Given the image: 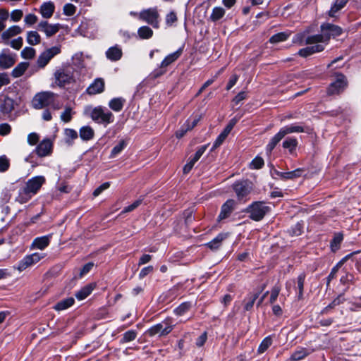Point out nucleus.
<instances>
[{
  "instance_id": "obj_35",
  "label": "nucleus",
  "mask_w": 361,
  "mask_h": 361,
  "mask_svg": "<svg viewBox=\"0 0 361 361\" xmlns=\"http://www.w3.org/2000/svg\"><path fill=\"white\" fill-rule=\"evenodd\" d=\"M125 100L122 98H114L109 102V106L115 111H120L123 106Z\"/></svg>"
},
{
  "instance_id": "obj_36",
  "label": "nucleus",
  "mask_w": 361,
  "mask_h": 361,
  "mask_svg": "<svg viewBox=\"0 0 361 361\" xmlns=\"http://www.w3.org/2000/svg\"><path fill=\"white\" fill-rule=\"evenodd\" d=\"M298 145V140L293 137H288L283 142V147L288 149L289 152L292 154Z\"/></svg>"
},
{
  "instance_id": "obj_12",
  "label": "nucleus",
  "mask_w": 361,
  "mask_h": 361,
  "mask_svg": "<svg viewBox=\"0 0 361 361\" xmlns=\"http://www.w3.org/2000/svg\"><path fill=\"white\" fill-rule=\"evenodd\" d=\"M62 27L60 24H49L47 21H41L37 28L39 30L43 32L47 37H51L55 35Z\"/></svg>"
},
{
  "instance_id": "obj_19",
  "label": "nucleus",
  "mask_w": 361,
  "mask_h": 361,
  "mask_svg": "<svg viewBox=\"0 0 361 361\" xmlns=\"http://www.w3.org/2000/svg\"><path fill=\"white\" fill-rule=\"evenodd\" d=\"M183 49L180 48L173 53L167 55L161 63V68H166L176 61L181 55Z\"/></svg>"
},
{
  "instance_id": "obj_49",
  "label": "nucleus",
  "mask_w": 361,
  "mask_h": 361,
  "mask_svg": "<svg viewBox=\"0 0 361 361\" xmlns=\"http://www.w3.org/2000/svg\"><path fill=\"white\" fill-rule=\"evenodd\" d=\"M10 166L9 159L5 155L0 157V172L7 171Z\"/></svg>"
},
{
  "instance_id": "obj_55",
  "label": "nucleus",
  "mask_w": 361,
  "mask_h": 361,
  "mask_svg": "<svg viewBox=\"0 0 361 361\" xmlns=\"http://www.w3.org/2000/svg\"><path fill=\"white\" fill-rule=\"evenodd\" d=\"M23 13L20 9H16L11 13V19L13 22H18L23 17Z\"/></svg>"
},
{
  "instance_id": "obj_50",
  "label": "nucleus",
  "mask_w": 361,
  "mask_h": 361,
  "mask_svg": "<svg viewBox=\"0 0 361 361\" xmlns=\"http://www.w3.org/2000/svg\"><path fill=\"white\" fill-rule=\"evenodd\" d=\"M264 160L260 157H256L250 163V168L252 169H259L264 166Z\"/></svg>"
},
{
  "instance_id": "obj_39",
  "label": "nucleus",
  "mask_w": 361,
  "mask_h": 361,
  "mask_svg": "<svg viewBox=\"0 0 361 361\" xmlns=\"http://www.w3.org/2000/svg\"><path fill=\"white\" fill-rule=\"evenodd\" d=\"M137 34L141 39H149L152 36L153 31L147 26H142L138 29Z\"/></svg>"
},
{
  "instance_id": "obj_38",
  "label": "nucleus",
  "mask_w": 361,
  "mask_h": 361,
  "mask_svg": "<svg viewBox=\"0 0 361 361\" xmlns=\"http://www.w3.org/2000/svg\"><path fill=\"white\" fill-rule=\"evenodd\" d=\"M51 59L44 51L37 60V66L39 68H44Z\"/></svg>"
},
{
  "instance_id": "obj_11",
  "label": "nucleus",
  "mask_w": 361,
  "mask_h": 361,
  "mask_svg": "<svg viewBox=\"0 0 361 361\" xmlns=\"http://www.w3.org/2000/svg\"><path fill=\"white\" fill-rule=\"evenodd\" d=\"M140 18L147 23L151 24L153 27H158L159 14L156 8H149L142 11L140 13Z\"/></svg>"
},
{
  "instance_id": "obj_42",
  "label": "nucleus",
  "mask_w": 361,
  "mask_h": 361,
  "mask_svg": "<svg viewBox=\"0 0 361 361\" xmlns=\"http://www.w3.org/2000/svg\"><path fill=\"white\" fill-rule=\"evenodd\" d=\"M272 343V339L271 336H267L261 342L258 348V353H263L265 352Z\"/></svg>"
},
{
  "instance_id": "obj_56",
  "label": "nucleus",
  "mask_w": 361,
  "mask_h": 361,
  "mask_svg": "<svg viewBox=\"0 0 361 361\" xmlns=\"http://www.w3.org/2000/svg\"><path fill=\"white\" fill-rule=\"evenodd\" d=\"M142 202V200H137L136 201H135L133 203H132L131 204L126 207L123 210V213H128V212H130L132 211H133L135 209H136L139 205H140Z\"/></svg>"
},
{
  "instance_id": "obj_15",
  "label": "nucleus",
  "mask_w": 361,
  "mask_h": 361,
  "mask_svg": "<svg viewBox=\"0 0 361 361\" xmlns=\"http://www.w3.org/2000/svg\"><path fill=\"white\" fill-rule=\"evenodd\" d=\"M123 51L118 45L113 46L109 48L106 51V58L111 61H116L121 59Z\"/></svg>"
},
{
  "instance_id": "obj_45",
  "label": "nucleus",
  "mask_w": 361,
  "mask_h": 361,
  "mask_svg": "<svg viewBox=\"0 0 361 361\" xmlns=\"http://www.w3.org/2000/svg\"><path fill=\"white\" fill-rule=\"evenodd\" d=\"M343 240V235L341 233H337L335 235L334 239L331 243V250L333 251H336L338 249L339 245Z\"/></svg>"
},
{
  "instance_id": "obj_28",
  "label": "nucleus",
  "mask_w": 361,
  "mask_h": 361,
  "mask_svg": "<svg viewBox=\"0 0 361 361\" xmlns=\"http://www.w3.org/2000/svg\"><path fill=\"white\" fill-rule=\"evenodd\" d=\"M73 298H68L59 301L54 306V309L57 311L65 310L67 308L71 307L74 303Z\"/></svg>"
},
{
  "instance_id": "obj_29",
  "label": "nucleus",
  "mask_w": 361,
  "mask_h": 361,
  "mask_svg": "<svg viewBox=\"0 0 361 361\" xmlns=\"http://www.w3.org/2000/svg\"><path fill=\"white\" fill-rule=\"evenodd\" d=\"M80 137L82 140H90L94 135V130L90 126H83L79 131Z\"/></svg>"
},
{
  "instance_id": "obj_48",
  "label": "nucleus",
  "mask_w": 361,
  "mask_h": 361,
  "mask_svg": "<svg viewBox=\"0 0 361 361\" xmlns=\"http://www.w3.org/2000/svg\"><path fill=\"white\" fill-rule=\"evenodd\" d=\"M259 293H255L252 295H250L248 298V301L245 305V310L248 311L250 310L252 307L255 302V300L259 297Z\"/></svg>"
},
{
  "instance_id": "obj_17",
  "label": "nucleus",
  "mask_w": 361,
  "mask_h": 361,
  "mask_svg": "<svg viewBox=\"0 0 361 361\" xmlns=\"http://www.w3.org/2000/svg\"><path fill=\"white\" fill-rule=\"evenodd\" d=\"M23 31L22 28L18 25H12L4 30L1 34V39L4 42H8L10 38L18 35Z\"/></svg>"
},
{
  "instance_id": "obj_2",
  "label": "nucleus",
  "mask_w": 361,
  "mask_h": 361,
  "mask_svg": "<svg viewBox=\"0 0 361 361\" xmlns=\"http://www.w3.org/2000/svg\"><path fill=\"white\" fill-rule=\"evenodd\" d=\"M320 35L310 36L306 39L307 44L322 43L326 44L331 37L339 36L342 33V29L335 25L326 23L321 26Z\"/></svg>"
},
{
  "instance_id": "obj_18",
  "label": "nucleus",
  "mask_w": 361,
  "mask_h": 361,
  "mask_svg": "<svg viewBox=\"0 0 361 361\" xmlns=\"http://www.w3.org/2000/svg\"><path fill=\"white\" fill-rule=\"evenodd\" d=\"M104 89V82L102 79H96L87 89L89 94H96L101 93Z\"/></svg>"
},
{
  "instance_id": "obj_3",
  "label": "nucleus",
  "mask_w": 361,
  "mask_h": 361,
  "mask_svg": "<svg viewBox=\"0 0 361 361\" xmlns=\"http://www.w3.org/2000/svg\"><path fill=\"white\" fill-rule=\"evenodd\" d=\"M85 111L94 121L98 123H102L106 126L114 121L112 113L104 109L101 106L96 107L87 106L85 108Z\"/></svg>"
},
{
  "instance_id": "obj_24",
  "label": "nucleus",
  "mask_w": 361,
  "mask_h": 361,
  "mask_svg": "<svg viewBox=\"0 0 361 361\" xmlns=\"http://www.w3.org/2000/svg\"><path fill=\"white\" fill-rule=\"evenodd\" d=\"M26 41L30 45H37L41 42V37L37 31H28L26 34Z\"/></svg>"
},
{
  "instance_id": "obj_13",
  "label": "nucleus",
  "mask_w": 361,
  "mask_h": 361,
  "mask_svg": "<svg viewBox=\"0 0 361 361\" xmlns=\"http://www.w3.org/2000/svg\"><path fill=\"white\" fill-rule=\"evenodd\" d=\"M309 46L298 51V55L307 57L313 54L321 52L324 49V44L322 43L308 44Z\"/></svg>"
},
{
  "instance_id": "obj_62",
  "label": "nucleus",
  "mask_w": 361,
  "mask_h": 361,
  "mask_svg": "<svg viewBox=\"0 0 361 361\" xmlns=\"http://www.w3.org/2000/svg\"><path fill=\"white\" fill-rule=\"evenodd\" d=\"M207 148V145H202L198 149L197 151L196 152L194 157L192 158V159L197 162L200 158L202 157V155L204 153V152L206 151Z\"/></svg>"
},
{
  "instance_id": "obj_14",
  "label": "nucleus",
  "mask_w": 361,
  "mask_h": 361,
  "mask_svg": "<svg viewBox=\"0 0 361 361\" xmlns=\"http://www.w3.org/2000/svg\"><path fill=\"white\" fill-rule=\"evenodd\" d=\"M52 150V143L49 139L43 140L37 147L36 153L39 157L48 156Z\"/></svg>"
},
{
  "instance_id": "obj_37",
  "label": "nucleus",
  "mask_w": 361,
  "mask_h": 361,
  "mask_svg": "<svg viewBox=\"0 0 361 361\" xmlns=\"http://www.w3.org/2000/svg\"><path fill=\"white\" fill-rule=\"evenodd\" d=\"M74 111L71 106H66L60 115V119L64 123H68L71 121Z\"/></svg>"
},
{
  "instance_id": "obj_60",
  "label": "nucleus",
  "mask_w": 361,
  "mask_h": 361,
  "mask_svg": "<svg viewBox=\"0 0 361 361\" xmlns=\"http://www.w3.org/2000/svg\"><path fill=\"white\" fill-rule=\"evenodd\" d=\"M39 135L35 133H31L27 135V142L30 145H35L39 140Z\"/></svg>"
},
{
  "instance_id": "obj_34",
  "label": "nucleus",
  "mask_w": 361,
  "mask_h": 361,
  "mask_svg": "<svg viewBox=\"0 0 361 361\" xmlns=\"http://www.w3.org/2000/svg\"><path fill=\"white\" fill-rule=\"evenodd\" d=\"M309 351L306 348H300L295 350L290 357L291 361H298L309 355Z\"/></svg>"
},
{
  "instance_id": "obj_53",
  "label": "nucleus",
  "mask_w": 361,
  "mask_h": 361,
  "mask_svg": "<svg viewBox=\"0 0 361 361\" xmlns=\"http://www.w3.org/2000/svg\"><path fill=\"white\" fill-rule=\"evenodd\" d=\"M44 51L48 56H49L51 59H52L61 52V47L54 46L51 48L47 49L46 50H44Z\"/></svg>"
},
{
  "instance_id": "obj_61",
  "label": "nucleus",
  "mask_w": 361,
  "mask_h": 361,
  "mask_svg": "<svg viewBox=\"0 0 361 361\" xmlns=\"http://www.w3.org/2000/svg\"><path fill=\"white\" fill-rule=\"evenodd\" d=\"M207 148V145H202L198 149L197 151L196 152L194 157L192 158V159L197 162L200 158L202 157V155L204 153V152L206 151Z\"/></svg>"
},
{
  "instance_id": "obj_41",
  "label": "nucleus",
  "mask_w": 361,
  "mask_h": 361,
  "mask_svg": "<svg viewBox=\"0 0 361 361\" xmlns=\"http://www.w3.org/2000/svg\"><path fill=\"white\" fill-rule=\"evenodd\" d=\"M164 324L160 323V324H156L153 326H152L149 331H148V333L150 336H155L157 334H159L160 336H164L165 334H164Z\"/></svg>"
},
{
  "instance_id": "obj_58",
  "label": "nucleus",
  "mask_w": 361,
  "mask_h": 361,
  "mask_svg": "<svg viewBox=\"0 0 361 361\" xmlns=\"http://www.w3.org/2000/svg\"><path fill=\"white\" fill-rule=\"evenodd\" d=\"M11 127L8 123L0 124V135L5 136L11 133Z\"/></svg>"
},
{
  "instance_id": "obj_1",
  "label": "nucleus",
  "mask_w": 361,
  "mask_h": 361,
  "mask_svg": "<svg viewBox=\"0 0 361 361\" xmlns=\"http://www.w3.org/2000/svg\"><path fill=\"white\" fill-rule=\"evenodd\" d=\"M45 180L43 176H37L29 179L25 183V186L19 190L17 197L18 201L21 204L27 202L33 195L37 193Z\"/></svg>"
},
{
  "instance_id": "obj_9",
  "label": "nucleus",
  "mask_w": 361,
  "mask_h": 361,
  "mask_svg": "<svg viewBox=\"0 0 361 361\" xmlns=\"http://www.w3.org/2000/svg\"><path fill=\"white\" fill-rule=\"evenodd\" d=\"M348 82L345 76L341 73L335 75V79L331 82L327 89V93L329 95L338 94L342 92L347 87Z\"/></svg>"
},
{
  "instance_id": "obj_10",
  "label": "nucleus",
  "mask_w": 361,
  "mask_h": 361,
  "mask_svg": "<svg viewBox=\"0 0 361 361\" xmlns=\"http://www.w3.org/2000/svg\"><path fill=\"white\" fill-rule=\"evenodd\" d=\"M44 257L45 254L39 252H35L31 255H26L18 262L16 269L19 271H22L27 268L35 265Z\"/></svg>"
},
{
  "instance_id": "obj_40",
  "label": "nucleus",
  "mask_w": 361,
  "mask_h": 361,
  "mask_svg": "<svg viewBox=\"0 0 361 361\" xmlns=\"http://www.w3.org/2000/svg\"><path fill=\"white\" fill-rule=\"evenodd\" d=\"M64 135L66 142L71 144L74 140L78 137V133L76 130L71 128H66L64 130Z\"/></svg>"
},
{
  "instance_id": "obj_43",
  "label": "nucleus",
  "mask_w": 361,
  "mask_h": 361,
  "mask_svg": "<svg viewBox=\"0 0 361 361\" xmlns=\"http://www.w3.org/2000/svg\"><path fill=\"white\" fill-rule=\"evenodd\" d=\"M36 51L34 48L25 47L21 51V56L25 59H31L35 56Z\"/></svg>"
},
{
  "instance_id": "obj_27",
  "label": "nucleus",
  "mask_w": 361,
  "mask_h": 361,
  "mask_svg": "<svg viewBox=\"0 0 361 361\" xmlns=\"http://www.w3.org/2000/svg\"><path fill=\"white\" fill-rule=\"evenodd\" d=\"M226 13V11L221 6H215L213 8L210 15V20L213 22H216L221 19Z\"/></svg>"
},
{
  "instance_id": "obj_64",
  "label": "nucleus",
  "mask_w": 361,
  "mask_h": 361,
  "mask_svg": "<svg viewBox=\"0 0 361 361\" xmlns=\"http://www.w3.org/2000/svg\"><path fill=\"white\" fill-rule=\"evenodd\" d=\"M207 339V335L206 332L202 333L196 340L195 344L197 347H202Z\"/></svg>"
},
{
  "instance_id": "obj_32",
  "label": "nucleus",
  "mask_w": 361,
  "mask_h": 361,
  "mask_svg": "<svg viewBox=\"0 0 361 361\" xmlns=\"http://www.w3.org/2000/svg\"><path fill=\"white\" fill-rule=\"evenodd\" d=\"M347 2L348 0H336L329 11V16L335 17L336 13L342 9L346 5Z\"/></svg>"
},
{
  "instance_id": "obj_33",
  "label": "nucleus",
  "mask_w": 361,
  "mask_h": 361,
  "mask_svg": "<svg viewBox=\"0 0 361 361\" xmlns=\"http://www.w3.org/2000/svg\"><path fill=\"white\" fill-rule=\"evenodd\" d=\"M227 237L226 233H220L212 240L209 242L207 245L212 250H216L221 245V242Z\"/></svg>"
},
{
  "instance_id": "obj_8",
  "label": "nucleus",
  "mask_w": 361,
  "mask_h": 361,
  "mask_svg": "<svg viewBox=\"0 0 361 361\" xmlns=\"http://www.w3.org/2000/svg\"><path fill=\"white\" fill-rule=\"evenodd\" d=\"M55 94L52 92H42L37 93L32 99V106L36 109H42L51 105L54 102Z\"/></svg>"
},
{
  "instance_id": "obj_46",
  "label": "nucleus",
  "mask_w": 361,
  "mask_h": 361,
  "mask_svg": "<svg viewBox=\"0 0 361 361\" xmlns=\"http://www.w3.org/2000/svg\"><path fill=\"white\" fill-rule=\"evenodd\" d=\"M23 43V38L21 37H18V38L14 39L11 42H5V44H9L12 48L17 50L22 47Z\"/></svg>"
},
{
  "instance_id": "obj_7",
  "label": "nucleus",
  "mask_w": 361,
  "mask_h": 361,
  "mask_svg": "<svg viewBox=\"0 0 361 361\" xmlns=\"http://www.w3.org/2000/svg\"><path fill=\"white\" fill-rule=\"evenodd\" d=\"M269 212V207L264 202H252L246 209L249 217L255 221L262 220Z\"/></svg>"
},
{
  "instance_id": "obj_30",
  "label": "nucleus",
  "mask_w": 361,
  "mask_h": 361,
  "mask_svg": "<svg viewBox=\"0 0 361 361\" xmlns=\"http://www.w3.org/2000/svg\"><path fill=\"white\" fill-rule=\"evenodd\" d=\"M14 108L13 100L11 98H6L1 104V111L4 114H10Z\"/></svg>"
},
{
  "instance_id": "obj_47",
  "label": "nucleus",
  "mask_w": 361,
  "mask_h": 361,
  "mask_svg": "<svg viewBox=\"0 0 361 361\" xmlns=\"http://www.w3.org/2000/svg\"><path fill=\"white\" fill-rule=\"evenodd\" d=\"M76 11V8L74 5L71 4H66L63 6V14L67 16H72L75 14Z\"/></svg>"
},
{
  "instance_id": "obj_54",
  "label": "nucleus",
  "mask_w": 361,
  "mask_h": 361,
  "mask_svg": "<svg viewBox=\"0 0 361 361\" xmlns=\"http://www.w3.org/2000/svg\"><path fill=\"white\" fill-rule=\"evenodd\" d=\"M37 16L33 13H29L25 16L24 22L26 25L31 26L37 23Z\"/></svg>"
},
{
  "instance_id": "obj_59",
  "label": "nucleus",
  "mask_w": 361,
  "mask_h": 361,
  "mask_svg": "<svg viewBox=\"0 0 361 361\" xmlns=\"http://www.w3.org/2000/svg\"><path fill=\"white\" fill-rule=\"evenodd\" d=\"M136 336L137 334L134 331H128L124 334L123 340L124 342H129L133 341Z\"/></svg>"
},
{
  "instance_id": "obj_63",
  "label": "nucleus",
  "mask_w": 361,
  "mask_h": 361,
  "mask_svg": "<svg viewBox=\"0 0 361 361\" xmlns=\"http://www.w3.org/2000/svg\"><path fill=\"white\" fill-rule=\"evenodd\" d=\"M207 148V145H202L198 149L197 151L196 152L194 157L192 158V159L197 162L200 158L202 157V155L204 153V152L206 151Z\"/></svg>"
},
{
  "instance_id": "obj_22",
  "label": "nucleus",
  "mask_w": 361,
  "mask_h": 361,
  "mask_svg": "<svg viewBox=\"0 0 361 361\" xmlns=\"http://www.w3.org/2000/svg\"><path fill=\"white\" fill-rule=\"evenodd\" d=\"M94 284H88L85 286H84L83 288H82L80 290H78L76 293H75V298L78 300H82L84 299H85L88 295H90V293L92 292V290H94Z\"/></svg>"
},
{
  "instance_id": "obj_57",
  "label": "nucleus",
  "mask_w": 361,
  "mask_h": 361,
  "mask_svg": "<svg viewBox=\"0 0 361 361\" xmlns=\"http://www.w3.org/2000/svg\"><path fill=\"white\" fill-rule=\"evenodd\" d=\"M110 186V183L109 182L104 183L97 188H96L93 192L94 196H98L100 195L104 190L108 189Z\"/></svg>"
},
{
  "instance_id": "obj_16",
  "label": "nucleus",
  "mask_w": 361,
  "mask_h": 361,
  "mask_svg": "<svg viewBox=\"0 0 361 361\" xmlns=\"http://www.w3.org/2000/svg\"><path fill=\"white\" fill-rule=\"evenodd\" d=\"M235 205L233 200H228L221 207V212L219 215V219L223 220L231 214Z\"/></svg>"
},
{
  "instance_id": "obj_23",
  "label": "nucleus",
  "mask_w": 361,
  "mask_h": 361,
  "mask_svg": "<svg viewBox=\"0 0 361 361\" xmlns=\"http://www.w3.org/2000/svg\"><path fill=\"white\" fill-rule=\"evenodd\" d=\"M302 170L301 169H297L292 171L288 172H277V175L283 180L294 179L300 177L302 175Z\"/></svg>"
},
{
  "instance_id": "obj_21",
  "label": "nucleus",
  "mask_w": 361,
  "mask_h": 361,
  "mask_svg": "<svg viewBox=\"0 0 361 361\" xmlns=\"http://www.w3.org/2000/svg\"><path fill=\"white\" fill-rule=\"evenodd\" d=\"M15 63L14 58L11 55L2 52L0 54V67L6 69L11 67Z\"/></svg>"
},
{
  "instance_id": "obj_26",
  "label": "nucleus",
  "mask_w": 361,
  "mask_h": 361,
  "mask_svg": "<svg viewBox=\"0 0 361 361\" xmlns=\"http://www.w3.org/2000/svg\"><path fill=\"white\" fill-rule=\"evenodd\" d=\"M290 32H282L275 34L269 39V42L271 44H277L284 42L290 37Z\"/></svg>"
},
{
  "instance_id": "obj_31",
  "label": "nucleus",
  "mask_w": 361,
  "mask_h": 361,
  "mask_svg": "<svg viewBox=\"0 0 361 361\" xmlns=\"http://www.w3.org/2000/svg\"><path fill=\"white\" fill-rule=\"evenodd\" d=\"M29 63L27 62H21L18 63L12 71V75L14 78H18L23 75L27 69Z\"/></svg>"
},
{
  "instance_id": "obj_44",
  "label": "nucleus",
  "mask_w": 361,
  "mask_h": 361,
  "mask_svg": "<svg viewBox=\"0 0 361 361\" xmlns=\"http://www.w3.org/2000/svg\"><path fill=\"white\" fill-rule=\"evenodd\" d=\"M126 143L124 140L120 141L119 143L114 146V148L112 149L110 157L112 158L116 157L118 154H120L122 152V150L126 147Z\"/></svg>"
},
{
  "instance_id": "obj_25",
  "label": "nucleus",
  "mask_w": 361,
  "mask_h": 361,
  "mask_svg": "<svg viewBox=\"0 0 361 361\" xmlns=\"http://www.w3.org/2000/svg\"><path fill=\"white\" fill-rule=\"evenodd\" d=\"M49 243V238L48 236H42L35 238L32 243V247L39 250H44Z\"/></svg>"
},
{
  "instance_id": "obj_20",
  "label": "nucleus",
  "mask_w": 361,
  "mask_h": 361,
  "mask_svg": "<svg viewBox=\"0 0 361 361\" xmlns=\"http://www.w3.org/2000/svg\"><path fill=\"white\" fill-rule=\"evenodd\" d=\"M54 5L52 2L49 1L44 3L39 9V12L43 18H49L52 16L54 12Z\"/></svg>"
},
{
  "instance_id": "obj_5",
  "label": "nucleus",
  "mask_w": 361,
  "mask_h": 361,
  "mask_svg": "<svg viewBox=\"0 0 361 361\" xmlns=\"http://www.w3.org/2000/svg\"><path fill=\"white\" fill-rule=\"evenodd\" d=\"M56 84L59 87H65L76 82L78 78L75 70L71 67H66L56 71L54 73Z\"/></svg>"
},
{
  "instance_id": "obj_51",
  "label": "nucleus",
  "mask_w": 361,
  "mask_h": 361,
  "mask_svg": "<svg viewBox=\"0 0 361 361\" xmlns=\"http://www.w3.org/2000/svg\"><path fill=\"white\" fill-rule=\"evenodd\" d=\"M94 27V23L92 22H82L80 26V29L81 32H82L84 36H88L89 35V28H93Z\"/></svg>"
},
{
  "instance_id": "obj_4",
  "label": "nucleus",
  "mask_w": 361,
  "mask_h": 361,
  "mask_svg": "<svg viewBox=\"0 0 361 361\" xmlns=\"http://www.w3.org/2000/svg\"><path fill=\"white\" fill-rule=\"evenodd\" d=\"M233 190L238 201L243 202L250 200V195L254 191V183L247 179L236 181L233 183Z\"/></svg>"
},
{
  "instance_id": "obj_6",
  "label": "nucleus",
  "mask_w": 361,
  "mask_h": 361,
  "mask_svg": "<svg viewBox=\"0 0 361 361\" xmlns=\"http://www.w3.org/2000/svg\"><path fill=\"white\" fill-rule=\"evenodd\" d=\"M304 129L302 126L298 125L286 126L280 129V130L271 139L267 145V151L271 152L276 145L288 134L293 133L303 132Z\"/></svg>"
},
{
  "instance_id": "obj_52",
  "label": "nucleus",
  "mask_w": 361,
  "mask_h": 361,
  "mask_svg": "<svg viewBox=\"0 0 361 361\" xmlns=\"http://www.w3.org/2000/svg\"><path fill=\"white\" fill-rule=\"evenodd\" d=\"M190 302H183L175 310V313L177 315H182L190 308Z\"/></svg>"
}]
</instances>
